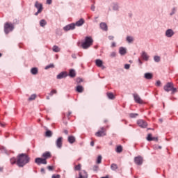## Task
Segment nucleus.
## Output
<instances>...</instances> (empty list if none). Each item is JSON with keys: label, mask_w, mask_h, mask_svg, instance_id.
Masks as SVG:
<instances>
[{"label": "nucleus", "mask_w": 178, "mask_h": 178, "mask_svg": "<svg viewBox=\"0 0 178 178\" xmlns=\"http://www.w3.org/2000/svg\"><path fill=\"white\" fill-rule=\"evenodd\" d=\"M57 92H58L56 91V90L53 89V90L50 92L49 95H50V97H52V95H54V94H56Z\"/></svg>", "instance_id": "79ce46f5"}, {"label": "nucleus", "mask_w": 178, "mask_h": 178, "mask_svg": "<svg viewBox=\"0 0 178 178\" xmlns=\"http://www.w3.org/2000/svg\"><path fill=\"white\" fill-rule=\"evenodd\" d=\"M72 115V111H69L68 114L67 115V118Z\"/></svg>", "instance_id": "338daca9"}, {"label": "nucleus", "mask_w": 178, "mask_h": 178, "mask_svg": "<svg viewBox=\"0 0 178 178\" xmlns=\"http://www.w3.org/2000/svg\"><path fill=\"white\" fill-rule=\"evenodd\" d=\"M133 97H134V101L136 104H144V101H143V99H141V97H140V95H138V94L134 93L133 94Z\"/></svg>", "instance_id": "39448f33"}, {"label": "nucleus", "mask_w": 178, "mask_h": 178, "mask_svg": "<svg viewBox=\"0 0 178 178\" xmlns=\"http://www.w3.org/2000/svg\"><path fill=\"white\" fill-rule=\"evenodd\" d=\"M176 8H173L172 10V12L170 13V16H173V15H175V13H176Z\"/></svg>", "instance_id": "37998d69"}, {"label": "nucleus", "mask_w": 178, "mask_h": 178, "mask_svg": "<svg viewBox=\"0 0 178 178\" xmlns=\"http://www.w3.org/2000/svg\"><path fill=\"white\" fill-rule=\"evenodd\" d=\"M91 10H92V12H95V6L92 5L90 7Z\"/></svg>", "instance_id": "864d4df0"}, {"label": "nucleus", "mask_w": 178, "mask_h": 178, "mask_svg": "<svg viewBox=\"0 0 178 178\" xmlns=\"http://www.w3.org/2000/svg\"><path fill=\"white\" fill-rule=\"evenodd\" d=\"M94 42V40H92V38L90 36H86L85 38V40L81 44V47L83 49H88L92 45Z\"/></svg>", "instance_id": "f03ea898"}, {"label": "nucleus", "mask_w": 178, "mask_h": 178, "mask_svg": "<svg viewBox=\"0 0 178 178\" xmlns=\"http://www.w3.org/2000/svg\"><path fill=\"white\" fill-rule=\"evenodd\" d=\"M173 87V83L168 82L167 83L164 87L163 90H165L166 92H169V91H172V88Z\"/></svg>", "instance_id": "9b49d317"}, {"label": "nucleus", "mask_w": 178, "mask_h": 178, "mask_svg": "<svg viewBox=\"0 0 178 178\" xmlns=\"http://www.w3.org/2000/svg\"><path fill=\"white\" fill-rule=\"evenodd\" d=\"M40 172L42 175H45V169L41 168Z\"/></svg>", "instance_id": "4d7b16f0"}, {"label": "nucleus", "mask_w": 178, "mask_h": 178, "mask_svg": "<svg viewBox=\"0 0 178 178\" xmlns=\"http://www.w3.org/2000/svg\"><path fill=\"white\" fill-rule=\"evenodd\" d=\"M138 63L139 65H143V61L140 58H138Z\"/></svg>", "instance_id": "0e129e2a"}, {"label": "nucleus", "mask_w": 178, "mask_h": 178, "mask_svg": "<svg viewBox=\"0 0 178 178\" xmlns=\"http://www.w3.org/2000/svg\"><path fill=\"white\" fill-rule=\"evenodd\" d=\"M54 67H55V65L54 64H49L48 65H47L44 69L45 70H48V69H54Z\"/></svg>", "instance_id": "c9c22d12"}, {"label": "nucleus", "mask_w": 178, "mask_h": 178, "mask_svg": "<svg viewBox=\"0 0 178 178\" xmlns=\"http://www.w3.org/2000/svg\"><path fill=\"white\" fill-rule=\"evenodd\" d=\"M95 64L98 67H102V69H105V66H103V62L102 60L97 59L95 60Z\"/></svg>", "instance_id": "f3484780"}, {"label": "nucleus", "mask_w": 178, "mask_h": 178, "mask_svg": "<svg viewBox=\"0 0 178 178\" xmlns=\"http://www.w3.org/2000/svg\"><path fill=\"white\" fill-rule=\"evenodd\" d=\"M100 29L103 30V31H106L108 30V25H106V23L102 22L99 24Z\"/></svg>", "instance_id": "aec40b11"}, {"label": "nucleus", "mask_w": 178, "mask_h": 178, "mask_svg": "<svg viewBox=\"0 0 178 178\" xmlns=\"http://www.w3.org/2000/svg\"><path fill=\"white\" fill-rule=\"evenodd\" d=\"M76 83H77L78 84H80V83H83V79H81V78H77V79H76Z\"/></svg>", "instance_id": "09e8293b"}, {"label": "nucleus", "mask_w": 178, "mask_h": 178, "mask_svg": "<svg viewBox=\"0 0 178 178\" xmlns=\"http://www.w3.org/2000/svg\"><path fill=\"white\" fill-rule=\"evenodd\" d=\"M35 8L38 9V11L35 13V16H38V15L42 12V4L38 3V1H36L35 3Z\"/></svg>", "instance_id": "20e7f679"}, {"label": "nucleus", "mask_w": 178, "mask_h": 178, "mask_svg": "<svg viewBox=\"0 0 178 178\" xmlns=\"http://www.w3.org/2000/svg\"><path fill=\"white\" fill-rule=\"evenodd\" d=\"M37 97L36 95H31V97L29 98V101H34Z\"/></svg>", "instance_id": "58836bf2"}, {"label": "nucleus", "mask_w": 178, "mask_h": 178, "mask_svg": "<svg viewBox=\"0 0 178 178\" xmlns=\"http://www.w3.org/2000/svg\"><path fill=\"white\" fill-rule=\"evenodd\" d=\"M95 136L97 137H104V136H106V133H105V128L102 127L100 131H98Z\"/></svg>", "instance_id": "f8f14e48"}, {"label": "nucleus", "mask_w": 178, "mask_h": 178, "mask_svg": "<svg viewBox=\"0 0 178 178\" xmlns=\"http://www.w3.org/2000/svg\"><path fill=\"white\" fill-rule=\"evenodd\" d=\"M172 94H175V92H177V88H174L172 86V88H171Z\"/></svg>", "instance_id": "a18cd8bd"}, {"label": "nucleus", "mask_w": 178, "mask_h": 178, "mask_svg": "<svg viewBox=\"0 0 178 178\" xmlns=\"http://www.w3.org/2000/svg\"><path fill=\"white\" fill-rule=\"evenodd\" d=\"M116 47V43L115 42H113L111 44V48H115Z\"/></svg>", "instance_id": "13d9d810"}, {"label": "nucleus", "mask_w": 178, "mask_h": 178, "mask_svg": "<svg viewBox=\"0 0 178 178\" xmlns=\"http://www.w3.org/2000/svg\"><path fill=\"white\" fill-rule=\"evenodd\" d=\"M110 57L111 58H116V52H115V51L111 52L110 54Z\"/></svg>", "instance_id": "c03bdc74"}, {"label": "nucleus", "mask_w": 178, "mask_h": 178, "mask_svg": "<svg viewBox=\"0 0 178 178\" xmlns=\"http://www.w3.org/2000/svg\"><path fill=\"white\" fill-rule=\"evenodd\" d=\"M137 116H138V113H129V118L131 119H136V118H137Z\"/></svg>", "instance_id": "7c9ffc66"}, {"label": "nucleus", "mask_w": 178, "mask_h": 178, "mask_svg": "<svg viewBox=\"0 0 178 178\" xmlns=\"http://www.w3.org/2000/svg\"><path fill=\"white\" fill-rule=\"evenodd\" d=\"M126 40L129 42V44H131V42L134 41V38H133V36H127Z\"/></svg>", "instance_id": "c85d7f7f"}, {"label": "nucleus", "mask_w": 178, "mask_h": 178, "mask_svg": "<svg viewBox=\"0 0 178 178\" xmlns=\"http://www.w3.org/2000/svg\"><path fill=\"white\" fill-rule=\"evenodd\" d=\"M68 143L70 144H74V143H76V138L73 136H68Z\"/></svg>", "instance_id": "5701e85b"}, {"label": "nucleus", "mask_w": 178, "mask_h": 178, "mask_svg": "<svg viewBox=\"0 0 178 178\" xmlns=\"http://www.w3.org/2000/svg\"><path fill=\"white\" fill-rule=\"evenodd\" d=\"M0 149L1 150V152H4L5 154H6V148H5L4 147H0Z\"/></svg>", "instance_id": "de8ad7c7"}, {"label": "nucleus", "mask_w": 178, "mask_h": 178, "mask_svg": "<svg viewBox=\"0 0 178 178\" xmlns=\"http://www.w3.org/2000/svg\"><path fill=\"white\" fill-rule=\"evenodd\" d=\"M51 178H60V175H53Z\"/></svg>", "instance_id": "8fccbe9b"}, {"label": "nucleus", "mask_w": 178, "mask_h": 178, "mask_svg": "<svg viewBox=\"0 0 178 178\" xmlns=\"http://www.w3.org/2000/svg\"><path fill=\"white\" fill-rule=\"evenodd\" d=\"M147 141H152V134H149L147 137Z\"/></svg>", "instance_id": "a19ab883"}, {"label": "nucleus", "mask_w": 178, "mask_h": 178, "mask_svg": "<svg viewBox=\"0 0 178 178\" xmlns=\"http://www.w3.org/2000/svg\"><path fill=\"white\" fill-rule=\"evenodd\" d=\"M81 170V164H78L74 168V170Z\"/></svg>", "instance_id": "ea45409f"}, {"label": "nucleus", "mask_w": 178, "mask_h": 178, "mask_svg": "<svg viewBox=\"0 0 178 178\" xmlns=\"http://www.w3.org/2000/svg\"><path fill=\"white\" fill-rule=\"evenodd\" d=\"M35 163H36L38 165H47V162L45 159H42L40 157H38L35 159Z\"/></svg>", "instance_id": "6e6552de"}, {"label": "nucleus", "mask_w": 178, "mask_h": 178, "mask_svg": "<svg viewBox=\"0 0 178 178\" xmlns=\"http://www.w3.org/2000/svg\"><path fill=\"white\" fill-rule=\"evenodd\" d=\"M0 126H1V127H5V124H3V123H2V122H0Z\"/></svg>", "instance_id": "e2e57ef3"}, {"label": "nucleus", "mask_w": 178, "mask_h": 178, "mask_svg": "<svg viewBox=\"0 0 178 178\" xmlns=\"http://www.w3.org/2000/svg\"><path fill=\"white\" fill-rule=\"evenodd\" d=\"M47 169H48L49 170H54V167H53V166H51V165H49V166H47Z\"/></svg>", "instance_id": "5fc2aeb1"}, {"label": "nucleus", "mask_w": 178, "mask_h": 178, "mask_svg": "<svg viewBox=\"0 0 178 178\" xmlns=\"http://www.w3.org/2000/svg\"><path fill=\"white\" fill-rule=\"evenodd\" d=\"M42 156L43 159H45V161H47V159H49V158H51V152H45L44 153L42 154Z\"/></svg>", "instance_id": "6ab92c4d"}, {"label": "nucleus", "mask_w": 178, "mask_h": 178, "mask_svg": "<svg viewBox=\"0 0 178 178\" xmlns=\"http://www.w3.org/2000/svg\"><path fill=\"white\" fill-rule=\"evenodd\" d=\"M102 162V156L99 155L97 159V163L99 164Z\"/></svg>", "instance_id": "e433bc0d"}, {"label": "nucleus", "mask_w": 178, "mask_h": 178, "mask_svg": "<svg viewBox=\"0 0 178 178\" xmlns=\"http://www.w3.org/2000/svg\"><path fill=\"white\" fill-rule=\"evenodd\" d=\"M30 159L27 154H19L17 157V165L19 168H24L27 163H30Z\"/></svg>", "instance_id": "f257e3e1"}, {"label": "nucleus", "mask_w": 178, "mask_h": 178, "mask_svg": "<svg viewBox=\"0 0 178 178\" xmlns=\"http://www.w3.org/2000/svg\"><path fill=\"white\" fill-rule=\"evenodd\" d=\"M145 79H146L147 80H151V79H152V74H151L149 72L145 73Z\"/></svg>", "instance_id": "b1692460"}, {"label": "nucleus", "mask_w": 178, "mask_h": 178, "mask_svg": "<svg viewBox=\"0 0 178 178\" xmlns=\"http://www.w3.org/2000/svg\"><path fill=\"white\" fill-rule=\"evenodd\" d=\"M111 170H118V164L112 163L111 165Z\"/></svg>", "instance_id": "72a5a7b5"}, {"label": "nucleus", "mask_w": 178, "mask_h": 178, "mask_svg": "<svg viewBox=\"0 0 178 178\" xmlns=\"http://www.w3.org/2000/svg\"><path fill=\"white\" fill-rule=\"evenodd\" d=\"M75 26H77V27H80L84 24V19L81 18L79 21H77L76 23H74Z\"/></svg>", "instance_id": "4be33fe9"}, {"label": "nucleus", "mask_w": 178, "mask_h": 178, "mask_svg": "<svg viewBox=\"0 0 178 178\" xmlns=\"http://www.w3.org/2000/svg\"><path fill=\"white\" fill-rule=\"evenodd\" d=\"M68 76L67 72L64 71L61 72L56 76L57 80H62V79H66Z\"/></svg>", "instance_id": "9d476101"}, {"label": "nucleus", "mask_w": 178, "mask_h": 178, "mask_svg": "<svg viewBox=\"0 0 178 178\" xmlns=\"http://www.w3.org/2000/svg\"><path fill=\"white\" fill-rule=\"evenodd\" d=\"M122 151H123V147H122V145L117 146V147L115 149V152L118 154H120V152H122Z\"/></svg>", "instance_id": "393cba45"}, {"label": "nucleus", "mask_w": 178, "mask_h": 178, "mask_svg": "<svg viewBox=\"0 0 178 178\" xmlns=\"http://www.w3.org/2000/svg\"><path fill=\"white\" fill-rule=\"evenodd\" d=\"M53 51L54 52H60V48H59V47L54 45L53 46Z\"/></svg>", "instance_id": "c756f323"}, {"label": "nucleus", "mask_w": 178, "mask_h": 178, "mask_svg": "<svg viewBox=\"0 0 178 178\" xmlns=\"http://www.w3.org/2000/svg\"><path fill=\"white\" fill-rule=\"evenodd\" d=\"M15 30V25L10 22H6L4 24V33L5 34H9Z\"/></svg>", "instance_id": "7ed1b4c3"}, {"label": "nucleus", "mask_w": 178, "mask_h": 178, "mask_svg": "<svg viewBox=\"0 0 178 178\" xmlns=\"http://www.w3.org/2000/svg\"><path fill=\"white\" fill-rule=\"evenodd\" d=\"M134 162L136 165H138V166L143 165V163L144 162V159H143L142 156H138L134 158Z\"/></svg>", "instance_id": "1a4fd4ad"}, {"label": "nucleus", "mask_w": 178, "mask_h": 178, "mask_svg": "<svg viewBox=\"0 0 178 178\" xmlns=\"http://www.w3.org/2000/svg\"><path fill=\"white\" fill-rule=\"evenodd\" d=\"M161 84H162V83H161V81H157L156 83V87H160Z\"/></svg>", "instance_id": "603ef678"}, {"label": "nucleus", "mask_w": 178, "mask_h": 178, "mask_svg": "<svg viewBox=\"0 0 178 178\" xmlns=\"http://www.w3.org/2000/svg\"><path fill=\"white\" fill-rule=\"evenodd\" d=\"M107 97L109 99H115V95L112 92L107 93Z\"/></svg>", "instance_id": "473e14b6"}, {"label": "nucleus", "mask_w": 178, "mask_h": 178, "mask_svg": "<svg viewBox=\"0 0 178 178\" xmlns=\"http://www.w3.org/2000/svg\"><path fill=\"white\" fill-rule=\"evenodd\" d=\"M76 29V24L71 23L63 27L64 31H70V30H74Z\"/></svg>", "instance_id": "0eeeda50"}, {"label": "nucleus", "mask_w": 178, "mask_h": 178, "mask_svg": "<svg viewBox=\"0 0 178 178\" xmlns=\"http://www.w3.org/2000/svg\"><path fill=\"white\" fill-rule=\"evenodd\" d=\"M64 134H66V136H67V134H69V131L67 129H65Z\"/></svg>", "instance_id": "052dcab7"}, {"label": "nucleus", "mask_w": 178, "mask_h": 178, "mask_svg": "<svg viewBox=\"0 0 178 178\" xmlns=\"http://www.w3.org/2000/svg\"><path fill=\"white\" fill-rule=\"evenodd\" d=\"M76 91L77 92H83V91H84V88L81 86H76Z\"/></svg>", "instance_id": "bb28decb"}, {"label": "nucleus", "mask_w": 178, "mask_h": 178, "mask_svg": "<svg viewBox=\"0 0 178 178\" xmlns=\"http://www.w3.org/2000/svg\"><path fill=\"white\" fill-rule=\"evenodd\" d=\"M94 145H95L94 141H91V142H90V145H91V147H94Z\"/></svg>", "instance_id": "69168bd1"}, {"label": "nucleus", "mask_w": 178, "mask_h": 178, "mask_svg": "<svg viewBox=\"0 0 178 178\" xmlns=\"http://www.w3.org/2000/svg\"><path fill=\"white\" fill-rule=\"evenodd\" d=\"M47 5H51L52 3V0H47Z\"/></svg>", "instance_id": "bf43d9fd"}, {"label": "nucleus", "mask_w": 178, "mask_h": 178, "mask_svg": "<svg viewBox=\"0 0 178 178\" xmlns=\"http://www.w3.org/2000/svg\"><path fill=\"white\" fill-rule=\"evenodd\" d=\"M152 141H158V137H152Z\"/></svg>", "instance_id": "6e6d98bb"}, {"label": "nucleus", "mask_w": 178, "mask_h": 178, "mask_svg": "<svg viewBox=\"0 0 178 178\" xmlns=\"http://www.w3.org/2000/svg\"><path fill=\"white\" fill-rule=\"evenodd\" d=\"M113 38H114V37L112 35L108 36V40H113Z\"/></svg>", "instance_id": "680f3d73"}, {"label": "nucleus", "mask_w": 178, "mask_h": 178, "mask_svg": "<svg viewBox=\"0 0 178 178\" xmlns=\"http://www.w3.org/2000/svg\"><path fill=\"white\" fill-rule=\"evenodd\" d=\"M31 73L32 74H34V75L38 74V68H37V67L31 68Z\"/></svg>", "instance_id": "a878e982"}, {"label": "nucleus", "mask_w": 178, "mask_h": 178, "mask_svg": "<svg viewBox=\"0 0 178 178\" xmlns=\"http://www.w3.org/2000/svg\"><path fill=\"white\" fill-rule=\"evenodd\" d=\"M63 140V137L58 138V139L56 141V145L57 148H60V149L62 148Z\"/></svg>", "instance_id": "ddd939ff"}, {"label": "nucleus", "mask_w": 178, "mask_h": 178, "mask_svg": "<svg viewBox=\"0 0 178 178\" xmlns=\"http://www.w3.org/2000/svg\"><path fill=\"white\" fill-rule=\"evenodd\" d=\"M72 56L74 59H76V54H72Z\"/></svg>", "instance_id": "774afa93"}, {"label": "nucleus", "mask_w": 178, "mask_h": 178, "mask_svg": "<svg viewBox=\"0 0 178 178\" xmlns=\"http://www.w3.org/2000/svg\"><path fill=\"white\" fill-rule=\"evenodd\" d=\"M46 137H52V131L47 130L46 131Z\"/></svg>", "instance_id": "4c0bfd02"}, {"label": "nucleus", "mask_w": 178, "mask_h": 178, "mask_svg": "<svg viewBox=\"0 0 178 178\" xmlns=\"http://www.w3.org/2000/svg\"><path fill=\"white\" fill-rule=\"evenodd\" d=\"M111 6L113 8V10H115V12H119V9L120 8V7L119 6V3L113 2L112 3Z\"/></svg>", "instance_id": "4468645a"}, {"label": "nucleus", "mask_w": 178, "mask_h": 178, "mask_svg": "<svg viewBox=\"0 0 178 178\" xmlns=\"http://www.w3.org/2000/svg\"><path fill=\"white\" fill-rule=\"evenodd\" d=\"M119 54L123 56L124 55H126V54H127V50L126 49V48L121 47L119 49Z\"/></svg>", "instance_id": "a211bd4d"}, {"label": "nucleus", "mask_w": 178, "mask_h": 178, "mask_svg": "<svg viewBox=\"0 0 178 178\" xmlns=\"http://www.w3.org/2000/svg\"><path fill=\"white\" fill-rule=\"evenodd\" d=\"M40 27H45L47 26V21L45 19H41L40 21Z\"/></svg>", "instance_id": "cd10ccee"}, {"label": "nucleus", "mask_w": 178, "mask_h": 178, "mask_svg": "<svg viewBox=\"0 0 178 178\" xmlns=\"http://www.w3.org/2000/svg\"><path fill=\"white\" fill-rule=\"evenodd\" d=\"M98 169H99V167L97 165L93 166V170L94 172H98Z\"/></svg>", "instance_id": "49530a36"}, {"label": "nucleus", "mask_w": 178, "mask_h": 178, "mask_svg": "<svg viewBox=\"0 0 178 178\" xmlns=\"http://www.w3.org/2000/svg\"><path fill=\"white\" fill-rule=\"evenodd\" d=\"M124 69H127V70L130 69V64H125L124 65Z\"/></svg>", "instance_id": "3c124183"}, {"label": "nucleus", "mask_w": 178, "mask_h": 178, "mask_svg": "<svg viewBox=\"0 0 178 178\" xmlns=\"http://www.w3.org/2000/svg\"><path fill=\"white\" fill-rule=\"evenodd\" d=\"M10 162L11 165H15V163L17 164V159L13 157L10 159Z\"/></svg>", "instance_id": "2f4dec72"}, {"label": "nucleus", "mask_w": 178, "mask_h": 178, "mask_svg": "<svg viewBox=\"0 0 178 178\" xmlns=\"http://www.w3.org/2000/svg\"><path fill=\"white\" fill-rule=\"evenodd\" d=\"M141 58L143 59V60H145L146 62H148V60L149 59V56H148L147 52L142 51Z\"/></svg>", "instance_id": "dca6fc26"}, {"label": "nucleus", "mask_w": 178, "mask_h": 178, "mask_svg": "<svg viewBox=\"0 0 178 178\" xmlns=\"http://www.w3.org/2000/svg\"><path fill=\"white\" fill-rule=\"evenodd\" d=\"M68 76L72 79H74V77H76V70H74V69L70 70Z\"/></svg>", "instance_id": "412c9836"}, {"label": "nucleus", "mask_w": 178, "mask_h": 178, "mask_svg": "<svg viewBox=\"0 0 178 178\" xmlns=\"http://www.w3.org/2000/svg\"><path fill=\"white\" fill-rule=\"evenodd\" d=\"M154 62H156L158 63L161 62V57L159 56H154Z\"/></svg>", "instance_id": "f704fd0d"}, {"label": "nucleus", "mask_w": 178, "mask_h": 178, "mask_svg": "<svg viewBox=\"0 0 178 178\" xmlns=\"http://www.w3.org/2000/svg\"><path fill=\"white\" fill-rule=\"evenodd\" d=\"M137 124L142 129H145L147 126H148V123H147L145 120L141 119L137 120Z\"/></svg>", "instance_id": "423d86ee"}, {"label": "nucleus", "mask_w": 178, "mask_h": 178, "mask_svg": "<svg viewBox=\"0 0 178 178\" xmlns=\"http://www.w3.org/2000/svg\"><path fill=\"white\" fill-rule=\"evenodd\" d=\"M175 35V32H173V30L172 29H168L165 31V37H168V38H170V37H173Z\"/></svg>", "instance_id": "2eb2a0df"}]
</instances>
